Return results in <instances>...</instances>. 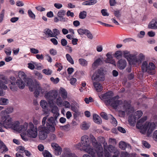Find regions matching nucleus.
Masks as SVG:
<instances>
[{"instance_id":"1","label":"nucleus","mask_w":157,"mask_h":157,"mask_svg":"<svg viewBox=\"0 0 157 157\" xmlns=\"http://www.w3.org/2000/svg\"><path fill=\"white\" fill-rule=\"evenodd\" d=\"M113 93L111 91H109L99 96L101 99L103 101L106 105H110L114 109H116L122 102V101L117 99L116 97L112 98Z\"/></svg>"},{"instance_id":"2","label":"nucleus","mask_w":157,"mask_h":157,"mask_svg":"<svg viewBox=\"0 0 157 157\" xmlns=\"http://www.w3.org/2000/svg\"><path fill=\"white\" fill-rule=\"evenodd\" d=\"M81 142L82 144V150L94 157L95 156V150L90 145V142L89 137L86 135H84L82 137Z\"/></svg>"},{"instance_id":"3","label":"nucleus","mask_w":157,"mask_h":157,"mask_svg":"<svg viewBox=\"0 0 157 157\" xmlns=\"http://www.w3.org/2000/svg\"><path fill=\"white\" fill-rule=\"evenodd\" d=\"M156 67L155 63L152 62L148 63L147 61H144L141 65L143 72H147L150 75H153L155 74Z\"/></svg>"},{"instance_id":"4","label":"nucleus","mask_w":157,"mask_h":157,"mask_svg":"<svg viewBox=\"0 0 157 157\" xmlns=\"http://www.w3.org/2000/svg\"><path fill=\"white\" fill-rule=\"evenodd\" d=\"M36 90L35 92V95L36 97L38 96L40 94H42L45 93L49 90L50 88V85L44 83L41 87L39 82H36L35 83Z\"/></svg>"},{"instance_id":"5","label":"nucleus","mask_w":157,"mask_h":157,"mask_svg":"<svg viewBox=\"0 0 157 157\" xmlns=\"http://www.w3.org/2000/svg\"><path fill=\"white\" fill-rule=\"evenodd\" d=\"M90 138L93 146L96 148L95 152H96L98 157H103V149L102 146L98 144L96 139L92 135L90 136Z\"/></svg>"},{"instance_id":"6","label":"nucleus","mask_w":157,"mask_h":157,"mask_svg":"<svg viewBox=\"0 0 157 157\" xmlns=\"http://www.w3.org/2000/svg\"><path fill=\"white\" fill-rule=\"evenodd\" d=\"M58 95V92L56 90H52L46 93L44 95L45 98L47 100L49 104L54 103V101Z\"/></svg>"},{"instance_id":"7","label":"nucleus","mask_w":157,"mask_h":157,"mask_svg":"<svg viewBox=\"0 0 157 157\" xmlns=\"http://www.w3.org/2000/svg\"><path fill=\"white\" fill-rule=\"evenodd\" d=\"M137 55V54H134L131 56V58L128 62L129 64H140L145 59V56L142 53L140 54L138 56H136Z\"/></svg>"},{"instance_id":"8","label":"nucleus","mask_w":157,"mask_h":157,"mask_svg":"<svg viewBox=\"0 0 157 157\" xmlns=\"http://www.w3.org/2000/svg\"><path fill=\"white\" fill-rule=\"evenodd\" d=\"M104 150L105 157H109L110 156V152L118 154L119 151L116 148L111 145H108L106 143L104 145Z\"/></svg>"},{"instance_id":"9","label":"nucleus","mask_w":157,"mask_h":157,"mask_svg":"<svg viewBox=\"0 0 157 157\" xmlns=\"http://www.w3.org/2000/svg\"><path fill=\"white\" fill-rule=\"evenodd\" d=\"M27 134L29 137L33 138H36L37 136L38 133L37 127L35 126L31 122L29 123L28 129L27 131Z\"/></svg>"},{"instance_id":"10","label":"nucleus","mask_w":157,"mask_h":157,"mask_svg":"<svg viewBox=\"0 0 157 157\" xmlns=\"http://www.w3.org/2000/svg\"><path fill=\"white\" fill-rule=\"evenodd\" d=\"M123 105V109L124 111L120 110L119 111V115L121 117H124L125 115V112H127L128 113L129 112H131L133 110V108L132 107L129 102L127 101H124V104L122 103L118 106H120L121 105Z\"/></svg>"},{"instance_id":"11","label":"nucleus","mask_w":157,"mask_h":157,"mask_svg":"<svg viewBox=\"0 0 157 157\" xmlns=\"http://www.w3.org/2000/svg\"><path fill=\"white\" fill-rule=\"evenodd\" d=\"M4 127L6 128H11L12 125V119L8 115L3 116L1 118Z\"/></svg>"},{"instance_id":"12","label":"nucleus","mask_w":157,"mask_h":157,"mask_svg":"<svg viewBox=\"0 0 157 157\" xmlns=\"http://www.w3.org/2000/svg\"><path fill=\"white\" fill-rule=\"evenodd\" d=\"M93 81H101L105 80V77L103 71L100 70H98L91 77Z\"/></svg>"},{"instance_id":"13","label":"nucleus","mask_w":157,"mask_h":157,"mask_svg":"<svg viewBox=\"0 0 157 157\" xmlns=\"http://www.w3.org/2000/svg\"><path fill=\"white\" fill-rule=\"evenodd\" d=\"M38 129L40 132L39 135L40 139L44 140L46 139L48 133V130L46 127L43 126H40L38 127Z\"/></svg>"},{"instance_id":"14","label":"nucleus","mask_w":157,"mask_h":157,"mask_svg":"<svg viewBox=\"0 0 157 157\" xmlns=\"http://www.w3.org/2000/svg\"><path fill=\"white\" fill-rule=\"evenodd\" d=\"M147 117H145L141 118L137 123L136 127L140 130V132L143 134L146 133V129H144L145 124L144 121L147 120Z\"/></svg>"},{"instance_id":"15","label":"nucleus","mask_w":157,"mask_h":157,"mask_svg":"<svg viewBox=\"0 0 157 157\" xmlns=\"http://www.w3.org/2000/svg\"><path fill=\"white\" fill-rule=\"evenodd\" d=\"M155 124L153 122H146L145 123L144 129L146 132H147V136H149L152 131L155 128Z\"/></svg>"},{"instance_id":"16","label":"nucleus","mask_w":157,"mask_h":157,"mask_svg":"<svg viewBox=\"0 0 157 157\" xmlns=\"http://www.w3.org/2000/svg\"><path fill=\"white\" fill-rule=\"evenodd\" d=\"M143 114V113L141 111H137L135 113L134 116L133 117V118H132V117H129L128 120V122L131 124H134L136 120L140 118L142 116Z\"/></svg>"},{"instance_id":"17","label":"nucleus","mask_w":157,"mask_h":157,"mask_svg":"<svg viewBox=\"0 0 157 157\" xmlns=\"http://www.w3.org/2000/svg\"><path fill=\"white\" fill-rule=\"evenodd\" d=\"M51 146L54 150V153L56 155H59L62 152V149L59 145L56 143H52L51 144Z\"/></svg>"},{"instance_id":"18","label":"nucleus","mask_w":157,"mask_h":157,"mask_svg":"<svg viewBox=\"0 0 157 157\" xmlns=\"http://www.w3.org/2000/svg\"><path fill=\"white\" fill-rule=\"evenodd\" d=\"M49 106L51 109V111L55 116H58L59 115V109L58 107L54 104V103L49 104Z\"/></svg>"},{"instance_id":"19","label":"nucleus","mask_w":157,"mask_h":157,"mask_svg":"<svg viewBox=\"0 0 157 157\" xmlns=\"http://www.w3.org/2000/svg\"><path fill=\"white\" fill-rule=\"evenodd\" d=\"M63 156L64 157H78L74 154L72 153L70 149L68 148L64 149Z\"/></svg>"},{"instance_id":"20","label":"nucleus","mask_w":157,"mask_h":157,"mask_svg":"<svg viewBox=\"0 0 157 157\" xmlns=\"http://www.w3.org/2000/svg\"><path fill=\"white\" fill-rule=\"evenodd\" d=\"M37 82H36L35 83L33 82V80L31 78L28 79L27 81V85L29 86V90L31 91H33L36 88L35 83Z\"/></svg>"},{"instance_id":"21","label":"nucleus","mask_w":157,"mask_h":157,"mask_svg":"<svg viewBox=\"0 0 157 157\" xmlns=\"http://www.w3.org/2000/svg\"><path fill=\"white\" fill-rule=\"evenodd\" d=\"M117 65L120 69L123 70L125 68L127 65V62L125 60L121 59L117 62Z\"/></svg>"},{"instance_id":"22","label":"nucleus","mask_w":157,"mask_h":157,"mask_svg":"<svg viewBox=\"0 0 157 157\" xmlns=\"http://www.w3.org/2000/svg\"><path fill=\"white\" fill-rule=\"evenodd\" d=\"M148 28L151 29H157V18H155L152 20L149 24Z\"/></svg>"},{"instance_id":"23","label":"nucleus","mask_w":157,"mask_h":157,"mask_svg":"<svg viewBox=\"0 0 157 157\" xmlns=\"http://www.w3.org/2000/svg\"><path fill=\"white\" fill-rule=\"evenodd\" d=\"M102 63V59L98 58L95 60L92 66V68L93 70H95L101 63Z\"/></svg>"},{"instance_id":"24","label":"nucleus","mask_w":157,"mask_h":157,"mask_svg":"<svg viewBox=\"0 0 157 157\" xmlns=\"http://www.w3.org/2000/svg\"><path fill=\"white\" fill-rule=\"evenodd\" d=\"M106 56L107 58L105 59V61L106 63H109L113 65H115V62L114 59H113L110 52L108 53Z\"/></svg>"},{"instance_id":"25","label":"nucleus","mask_w":157,"mask_h":157,"mask_svg":"<svg viewBox=\"0 0 157 157\" xmlns=\"http://www.w3.org/2000/svg\"><path fill=\"white\" fill-rule=\"evenodd\" d=\"M18 76L19 78L17 80H24V81L26 82L27 81L28 79L30 78H27V76L25 73L23 71H20L18 73Z\"/></svg>"},{"instance_id":"26","label":"nucleus","mask_w":157,"mask_h":157,"mask_svg":"<svg viewBox=\"0 0 157 157\" xmlns=\"http://www.w3.org/2000/svg\"><path fill=\"white\" fill-rule=\"evenodd\" d=\"M29 123L25 122L22 125H21L20 127L18 129V131L20 132H24L27 131L28 129Z\"/></svg>"},{"instance_id":"27","label":"nucleus","mask_w":157,"mask_h":157,"mask_svg":"<svg viewBox=\"0 0 157 157\" xmlns=\"http://www.w3.org/2000/svg\"><path fill=\"white\" fill-rule=\"evenodd\" d=\"M27 83V81L26 82L24 81V80H17L16 83L18 87L20 89H23L25 86V83Z\"/></svg>"},{"instance_id":"28","label":"nucleus","mask_w":157,"mask_h":157,"mask_svg":"<svg viewBox=\"0 0 157 157\" xmlns=\"http://www.w3.org/2000/svg\"><path fill=\"white\" fill-rule=\"evenodd\" d=\"M59 93L63 99H66L67 98V93L66 90L62 87L59 89Z\"/></svg>"},{"instance_id":"29","label":"nucleus","mask_w":157,"mask_h":157,"mask_svg":"<svg viewBox=\"0 0 157 157\" xmlns=\"http://www.w3.org/2000/svg\"><path fill=\"white\" fill-rule=\"evenodd\" d=\"M93 84L97 91L100 92L102 90V87L100 83L93 82Z\"/></svg>"},{"instance_id":"30","label":"nucleus","mask_w":157,"mask_h":157,"mask_svg":"<svg viewBox=\"0 0 157 157\" xmlns=\"http://www.w3.org/2000/svg\"><path fill=\"white\" fill-rule=\"evenodd\" d=\"M93 118L94 122L98 124H100L102 123V120L100 117L97 114H94L93 115Z\"/></svg>"},{"instance_id":"31","label":"nucleus","mask_w":157,"mask_h":157,"mask_svg":"<svg viewBox=\"0 0 157 157\" xmlns=\"http://www.w3.org/2000/svg\"><path fill=\"white\" fill-rule=\"evenodd\" d=\"M90 126V123L84 121L82 123L80 127L82 129L86 130L88 129L89 128Z\"/></svg>"},{"instance_id":"32","label":"nucleus","mask_w":157,"mask_h":157,"mask_svg":"<svg viewBox=\"0 0 157 157\" xmlns=\"http://www.w3.org/2000/svg\"><path fill=\"white\" fill-rule=\"evenodd\" d=\"M44 33L46 36H48V37H55L52 31L49 29H44Z\"/></svg>"},{"instance_id":"33","label":"nucleus","mask_w":157,"mask_h":157,"mask_svg":"<svg viewBox=\"0 0 157 157\" xmlns=\"http://www.w3.org/2000/svg\"><path fill=\"white\" fill-rule=\"evenodd\" d=\"M97 2V0H90L83 2L82 3V5L85 6H91L95 4Z\"/></svg>"},{"instance_id":"34","label":"nucleus","mask_w":157,"mask_h":157,"mask_svg":"<svg viewBox=\"0 0 157 157\" xmlns=\"http://www.w3.org/2000/svg\"><path fill=\"white\" fill-rule=\"evenodd\" d=\"M132 54H130L129 52L127 51H125L123 52V55L124 57L127 59L129 62L131 58Z\"/></svg>"},{"instance_id":"35","label":"nucleus","mask_w":157,"mask_h":157,"mask_svg":"<svg viewBox=\"0 0 157 157\" xmlns=\"http://www.w3.org/2000/svg\"><path fill=\"white\" fill-rule=\"evenodd\" d=\"M119 147L122 150H124L126 147H130L131 148L129 144H126V143L123 141H121L119 143Z\"/></svg>"},{"instance_id":"36","label":"nucleus","mask_w":157,"mask_h":157,"mask_svg":"<svg viewBox=\"0 0 157 157\" xmlns=\"http://www.w3.org/2000/svg\"><path fill=\"white\" fill-rule=\"evenodd\" d=\"M56 125H54L53 124H51L49 123H47V128H46L48 130V133L49 132H54L55 130V126Z\"/></svg>"},{"instance_id":"37","label":"nucleus","mask_w":157,"mask_h":157,"mask_svg":"<svg viewBox=\"0 0 157 157\" xmlns=\"http://www.w3.org/2000/svg\"><path fill=\"white\" fill-rule=\"evenodd\" d=\"M71 110L73 112L77 113L78 111L79 106L77 103L72 104L71 105Z\"/></svg>"},{"instance_id":"38","label":"nucleus","mask_w":157,"mask_h":157,"mask_svg":"<svg viewBox=\"0 0 157 157\" xmlns=\"http://www.w3.org/2000/svg\"><path fill=\"white\" fill-rule=\"evenodd\" d=\"M57 117L55 116V118L52 117H50L48 119V120L50 124V123L54 125H56V120Z\"/></svg>"},{"instance_id":"39","label":"nucleus","mask_w":157,"mask_h":157,"mask_svg":"<svg viewBox=\"0 0 157 157\" xmlns=\"http://www.w3.org/2000/svg\"><path fill=\"white\" fill-rule=\"evenodd\" d=\"M56 102L57 105L59 107H62L63 101L62 98L60 97L59 96L56 98Z\"/></svg>"},{"instance_id":"40","label":"nucleus","mask_w":157,"mask_h":157,"mask_svg":"<svg viewBox=\"0 0 157 157\" xmlns=\"http://www.w3.org/2000/svg\"><path fill=\"white\" fill-rule=\"evenodd\" d=\"M20 122L18 121H15L14 123L12 122V125L11 127L18 131V129H19L20 127Z\"/></svg>"},{"instance_id":"41","label":"nucleus","mask_w":157,"mask_h":157,"mask_svg":"<svg viewBox=\"0 0 157 157\" xmlns=\"http://www.w3.org/2000/svg\"><path fill=\"white\" fill-rule=\"evenodd\" d=\"M108 117L111 119V122L113 125L116 126L117 125V121L116 119L111 114H109Z\"/></svg>"},{"instance_id":"42","label":"nucleus","mask_w":157,"mask_h":157,"mask_svg":"<svg viewBox=\"0 0 157 157\" xmlns=\"http://www.w3.org/2000/svg\"><path fill=\"white\" fill-rule=\"evenodd\" d=\"M40 105L43 109H46L48 106V102L44 100H42L40 102Z\"/></svg>"},{"instance_id":"43","label":"nucleus","mask_w":157,"mask_h":157,"mask_svg":"<svg viewBox=\"0 0 157 157\" xmlns=\"http://www.w3.org/2000/svg\"><path fill=\"white\" fill-rule=\"evenodd\" d=\"M9 87L13 91L17 90L18 89L17 86L16 85L15 82H11L10 84H9Z\"/></svg>"},{"instance_id":"44","label":"nucleus","mask_w":157,"mask_h":157,"mask_svg":"<svg viewBox=\"0 0 157 157\" xmlns=\"http://www.w3.org/2000/svg\"><path fill=\"white\" fill-rule=\"evenodd\" d=\"M9 102L8 99L2 98H0V105H7Z\"/></svg>"},{"instance_id":"45","label":"nucleus","mask_w":157,"mask_h":157,"mask_svg":"<svg viewBox=\"0 0 157 157\" xmlns=\"http://www.w3.org/2000/svg\"><path fill=\"white\" fill-rule=\"evenodd\" d=\"M7 81L4 82L0 80V89L4 90H6L7 88V87L5 85V84H7Z\"/></svg>"},{"instance_id":"46","label":"nucleus","mask_w":157,"mask_h":157,"mask_svg":"<svg viewBox=\"0 0 157 157\" xmlns=\"http://www.w3.org/2000/svg\"><path fill=\"white\" fill-rule=\"evenodd\" d=\"M78 62L79 64L83 66H87L88 64L87 61L83 59H78Z\"/></svg>"},{"instance_id":"47","label":"nucleus","mask_w":157,"mask_h":157,"mask_svg":"<svg viewBox=\"0 0 157 157\" xmlns=\"http://www.w3.org/2000/svg\"><path fill=\"white\" fill-rule=\"evenodd\" d=\"M13 108L11 107H10L8 108L6 110L2 111L1 112L2 114L6 113L7 114H10L13 111Z\"/></svg>"},{"instance_id":"48","label":"nucleus","mask_w":157,"mask_h":157,"mask_svg":"<svg viewBox=\"0 0 157 157\" xmlns=\"http://www.w3.org/2000/svg\"><path fill=\"white\" fill-rule=\"evenodd\" d=\"M66 57L67 60L71 64H74V61L71 56L70 54H67L66 55Z\"/></svg>"},{"instance_id":"49","label":"nucleus","mask_w":157,"mask_h":157,"mask_svg":"<svg viewBox=\"0 0 157 157\" xmlns=\"http://www.w3.org/2000/svg\"><path fill=\"white\" fill-rule=\"evenodd\" d=\"M86 12L85 11H83L80 13L79 17L80 19H84L86 17Z\"/></svg>"},{"instance_id":"50","label":"nucleus","mask_w":157,"mask_h":157,"mask_svg":"<svg viewBox=\"0 0 157 157\" xmlns=\"http://www.w3.org/2000/svg\"><path fill=\"white\" fill-rule=\"evenodd\" d=\"M88 30L86 29H78L77 32L80 35H86L87 32H88Z\"/></svg>"},{"instance_id":"51","label":"nucleus","mask_w":157,"mask_h":157,"mask_svg":"<svg viewBox=\"0 0 157 157\" xmlns=\"http://www.w3.org/2000/svg\"><path fill=\"white\" fill-rule=\"evenodd\" d=\"M28 14L29 17L32 19L34 20L35 19V15L33 12L31 10H29L28 11Z\"/></svg>"},{"instance_id":"52","label":"nucleus","mask_w":157,"mask_h":157,"mask_svg":"<svg viewBox=\"0 0 157 157\" xmlns=\"http://www.w3.org/2000/svg\"><path fill=\"white\" fill-rule=\"evenodd\" d=\"M42 154L44 157H52L51 154L47 150L44 151Z\"/></svg>"},{"instance_id":"53","label":"nucleus","mask_w":157,"mask_h":157,"mask_svg":"<svg viewBox=\"0 0 157 157\" xmlns=\"http://www.w3.org/2000/svg\"><path fill=\"white\" fill-rule=\"evenodd\" d=\"M66 14V12L64 10H61L57 13V16L58 17H63Z\"/></svg>"},{"instance_id":"54","label":"nucleus","mask_w":157,"mask_h":157,"mask_svg":"<svg viewBox=\"0 0 157 157\" xmlns=\"http://www.w3.org/2000/svg\"><path fill=\"white\" fill-rule=\"evenodd\" d=\"M115 16L118 19H120L121 16V13L120 10H117L115 11L114 12Z\"/></svg>"},{"instance_id":"55","label":"nucleus","mask_w":157,"mask_h":157,"mask_svg":"<svg viewBox=\"0 0 157 157\" xmlns=\"http://www.w3.org/2000/svg\"><path fill=\"white\" fill-rule=\"evenodd\" d=\"M5 10L3 9L0 13V23L3 21L4 17Z\"/></svg>"},{"instance_id":"56","label":"nucleus","mask_w":157,"mask_h":157,"mask_svg":"<svg viewBox=\"0 0 157 157\" xmlns=\"http://www.w3.org/2000/svg\"><path fill=\"white\" fill-rule=\"evenodd\" d=\"M114 56L117 59H119L121 58L122 56V52L121 51H117L115 52Z\"/></svg>"},{"instance_id":"57","label":"nucleus","mask_w":157,"mask_h":157,"mask_svg":"<svg viewBox=\"0 0 157 157\" xmlns=\"http://www.w3.org/2000/svg\"><path fill=\"white\" fill-rule=\"evenodd\" d=\"M42 72L45 75H48L51 74L52 73V70L48 69H44L42 70Z\"/></svg>"},{"instance_id":"58","label":"nucleus","mask_w":157,"mask_h":157,"mask_svg":"<svg viewBox=\"0 0 157 157\" xmlns=\"http://www.w3.org/2000/svg\"><path fill=\"white\" fill-rule=\"evenodd\" d=\"M71 105L70 103L67 101H63V106H64L65 108H69L71 107Z\"/></svg>"},{"instance_id":"59","label":"nucleus","mask_w":157,"mask_h":157,"mask_svg":"<svg viewBox=\"0 0 157 157\" xmlns=\"http://www.w3.org/2000/svg\"><path fill=\"white\" fill-rule=\"evenodd\" d=\"M36 63L35 62H32V63H28V67L31 70H33L35 68L34 65L36 64Z\"/></svg>"},{"instance_id":"60","label":"nucleus","mask_w":157,"mask_h":157,"mask_svg":"<svg viewBox=\"0 0 157 157\" xmlns=\"http://www.w3.org/2000/svg\"><path fill=\"white\" fill-rule=\"evenodd\" d=\"M70 129V126L69 124H67L62 126V129L66 131H69Z\"/></svg>"},{"instance_id":"61","label":"nucleus","mask_w":157,"mask_h":157,"mask_svg":"<svg viewBox=\"0 0 157 157\" xmlns=\"http://www.w3.org/2000/svg\"><path fill=\"white\" fill-rule=\"evenodd\" d=\"M98 140L100 142L103 144V147H104V145H105V144L106 143V144H107V142L105 141V139L102 136H101L99 137L98 138Z\"/></svg>"},{"instance_id":"62","label":"nucleus","mask_w":157,"mask_h":157,"mask_svg":"<svg viewBox=\"0 0 157 157\" xmlns=\"http://www.w3.org/2000/svg\"><path fill=\"white\" fill-rule=\"evenodd\" d=\"M5 52L7 55H10L12 52L11 48H5Z\"/></svg>"},{"instance_id":"63","label":"nucleus","mask_w":157,"mask_h":157,"mask_svg":"<svg viewBox=\"0 0 157 157\" xmlns=\"http://www.w3.org/2000/svg\"><path fill=\"white\" fill-rule=\"evenodd\" d=\"M82 144L81 143H79L78 144L75 145V147L76 148L79 149L81 151H83L82 149Z\"/></svg>"},{"instance_id":"64","label":"nucleus","mask_w":157,"mask_h":157,"mask_svg":"<svg viewBox=\"0 0 157 157\" xmlns=\"http://www.w3.org/2000/svg\"><path fill=\"white\" fill-rule=\"evenodd\" d=\"M142 144L146 148H149L151 147L150 145L146 141H142Z\"/></svg>"}]
</instances>
